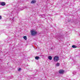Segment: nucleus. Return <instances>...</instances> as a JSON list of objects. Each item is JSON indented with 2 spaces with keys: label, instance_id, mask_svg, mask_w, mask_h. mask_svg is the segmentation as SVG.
<instances>
[{
  "label": "nucleus",
  "instance_id": "1",
  "mask_svg": "<svg viewBox=\"0 0 80 80\" xmlns=\"http://www.w3.org/2000/svg\"><path fill=\"white\" fill-rule=\"evenodd\" d=\"M31 32L32 36H34L36 35H37V31H35L34 30L31 31Z\"/></svg>",
  "mask_w": 80,
  "mask_h": 80
},
{
  "label": "nucleus",
  "instance_id": "11",
  "mask_svg": "<svg viewBox=\"0 0 80 80\" xmlns=\"http://www.w3.org/2000/svg\"><path fill=\"white\" fill-rule=\"evenodd\" d=\"M72 48H77V46L76 45H73L72 46Z\"/></svg>",
  "mask_w": 80,
  "mask_h": 80
},
{
  "label": "nucleus",
  "instance_id": "8",
  "mask_svg": "<svg viewBox=\"0 0 80 80\" xmlns=\"http://www.w3.org/2000/svg\"><path fill=\"white\" fill-rule=\"evenodd\" d=\"M35 58L36 60H38L39 58H40V57H39L36 56L35 57Z\"/></svg>",
  "mask_w": 80,
  "mask_h": 80
},
{
  "label": "nucleus",
  "instance_id": "14",
  "mask_svg": "<svg viewBox=\"0 0 80 80\" xmlns=\"http://www.w3.org/2000/svg\"><path fill=\"white\" fill-rule=\"evenodd\" d=\"M18 71H20V70H21V68H19L18 69Z\"/></svg>",
  "mask_w": 80,
  "mask_h": 80
},
{
  "label": "nucleus",
  "instance_id": "15",
  "mask_svg": "<svg viewBox=\"0 0 80 80\" xmlns=\"http://www.w3.org/2000/svg\"><path fill=\"white\" fill-rule=\"evenodd\" d=\"M24 8H27V6H25V7H24Z\"/></svg>",
  "mask_w": 80,
  "mask_h": 80
},
{
  "label": "nucleus",
  "instance_id": "5",
  "mask_svg": "<svg viewBox=\"0 0 80 80\" xmlns=\"http://www.w3.org/2000/svg\"><path fill=\"white\" fill-rule=\"evenodd\" d=\"M48 59L50 60H52V57L50 56L49 57H48Z\"/></svg>",
  "mask_w": 80,
  "mask_h": 80
},
{
  "label": "nucleus",
  "instance_id": "10",
  "mask_svg": "<svg viewBox=\"0 0 80 80\" xmlns=\"http://www.w3.org/2000/svg\"><path fill=\"white\" fill-rule=\"evenodd\" d=\"M35 2H36V1H35V0H32L31 2V3L33 4V3H35Z\"/></svg>",
  "mask_w": 80,
  "mask_h": 80
},
{
  "label": "nucleus",
  "instance_id": "2",
  "mask_svg": "<svg viewBox=\"0 0 80 80\" xmlns=\"http://www.w3.org/2000/svg\"><path fill=\"white\" fill-rule=\"evenodd\" d=\"M59 60V57L58 56H55L54 58V62H57Z\"/></svg>",
  "mask_w": 80,
  "mask_h": 80
},
{
  "label": "nucleus",
  "instance_id": "7",
  "mask_svg": "<svg viewBox=\"0 0 80 80\" xmlns=\"http://www.w3.org/2000/svg\"><path fill=\"white\" fill-rule=\"evenodd\" d=\"M23 38L24 40H27V36H24L23 37Z\"/></svg>",
  "mask_w": 80,
  "mask_h": 80
},
{
  "label": "nucleus",
  "instance_id": "16",
  "mask_svg": "<svg viewBox=\"0 0 80 80\" xmlns=\"http://www.w3.org/2000/svg\"><path fill=\"white\" fill-rule=\"evenodd\" d=\"M2 16H0V19H2Z\"/></svg>",
  "mask_w": 80,
  "mask_h": 80
},
{
  "label": "nucleus",
  "instance_id": "18",
  "mask_svg": "<svg viewBox=\"0 0 80 80\" xmlns=\"http://www.w3.org/2000/svg\"><path fill=\"white\" fill-rule=\"evenodd\" d=\"M58 39V38H57Z\"/></svg>",
  "mask_w": 80,
  "mask_h": 80
},
{
  "label": "nucleus",
  "instance_id": "13",
  "mask_svg": "<svg viewBox=\"0 0 80 80\" xmlns=\"http://www.w3.org/2000/svg\"><path fill=\"white\" fill-rule=\"evenodd\" d=\"M76 73H77V72H76V71H74L73 72V75H75Z\"/></svg>",
  "mask_w": 80,
  "mask_h": 80
},
{
  "label": "nucleus",
  "instance_id": "6",
  "mask_svg": "<svg viewBox=\"0 0 80 80\" xmlns=\"http://www.w3.org/2000/svg\"><path fill=\"white\" fill-rule=\"evenodd\" d=\"M61 37V34H59L56 37V38H60Z\"/></svg>",
  "mask_w": 80,
  "mask_h": 80
},
{
  "label": "nucleus",
  "instance_id": "3",
  "mask_svg": "<svg viewBox=\"0 0 80 80\" xmlns=\"http://www.w3.org/2000/svg\"><path fill=\"white\" fill-rule=\"evenodd\" d=\"M59 73L62 74V73H64V70H63V69H61L59 71Z\"/></svg>",
  "mask_w": 80,
  "mask_h": 80
},
{
  "label": "nucleus",
  "instance_id": "17",
  "mask_svg": "<svg viewBox=\"0 0 80 80\" xmlns=\"http://www.w3.org/2000/svg\"><path fill=\"white\" fill-rule=\"evenodd\" d=\"M43 55H42L39 56V57H43Z\"/></svg>",
  "mask_w": 80,
  "mask_h": 80
},
{
  "label": "nucleus",
  "instance_id": "4",
  "mask_svg": "<svg viewBox=\"0 0 80 80\" xmlns=\"http://www.w3.org/2000/svg\"><path fill=\"white\" fill-rule=\"evenodd\" d=\"M1 5L2 6H5V5H6V3L5 2H2L0 3Z\"/></svg>",
  "mask_w": 80,
  "mask_h": 80
},
{
  "label": "nucleus",
  "instance_id": "12",
  "mask_svg": "<svg viewBox=\"0 0 80 80\" xmlns=\"http://www.w3.org/2000/svg\"><path fill=\"white\" fill-rule=\"evenodd\" d=\"M40 16H41V17H42L43 18H44L45 17V15H40Z\"/></svg>",
  "mask_w": 80,
  "mask_h": 80
},
{
  "label": "nucleus",
  "instance_id": "9",
  "mask_svg": "<svg viewBox=\"0 0 80 80\" xmlns=\"http://www.w3.org/2000/svg\"><path fill=\"white\" fill-rule=\"evenodd\" d=\"M56 66H57V67H59L60 66V63H57L56 64Z\"/></svg>",
  "mask_w": 80,
  "mask_h": 80
}]
</instances>
